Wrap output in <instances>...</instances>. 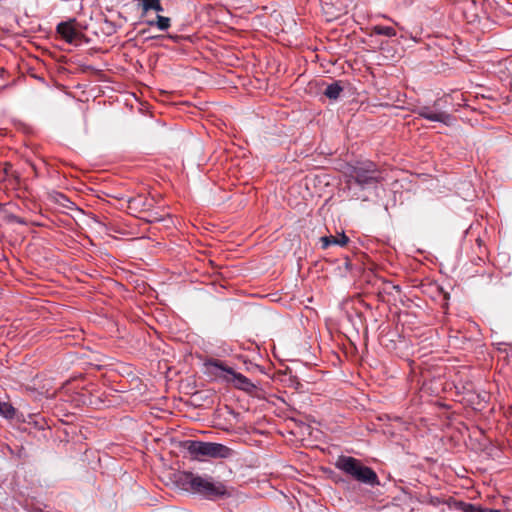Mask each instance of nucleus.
<instances>
[{"instance_id": "nucleus-1", "label": "nucleus", "mask_w": 512, "mask_h": 512, "mask_svg": "<svg viewBox=\"0 0 512 512\" xmlns=\"http://www.w3.org/2000/svg\"><path fill=\"white\" fill-rule=\"evenodd\" d=\"M172 480L178 488L186 492L202 495L208 499L229 496L226 486L220 481H213L210 476L177 471L173 474Z\"/></svg>"}, {"instance_id": "nucleus-11", "label": "nucleus", "mask_w": 512, "mask_h": 512, "mask_svg": "<svg viewBox=\"0 0 512 512\" xmlns=\"http://www.w3.org/2000/svg\"><path fill=\"white\" fill-rule=\"evenodd\" d=\"M15 413L16 410L10 403L0 401V416L6 419H12Z\"/></svg>"}, {"instance_id": "nucleus-15", "label": "nucleus", "mask_w": 512, "mask_h": 512, "mask_svg": "<svg viewBox=\"0 0 512 512\" xmlns=\"http://www.w3.org/2000/svg\"><path fill=\"white\" fill-rule=\"evenodd\" d=\"M481 512H501L497 509L482 508Z\"/></svg>"}, {"instance_id": "nucleus-18", "label": "nucleus", "mask_w": 512, "mask_h": 512, "mask_svg": "<svg viewBox=\"0 0 512 512\" xmlns=\"http://www.w3.org/2000/svg\"><path fill=\"white\" fill-rule=\"evenodd\" d=\"M437 104H438V101H435L433 107H436Z\"/></svg>"}, {"instance_id": "nucleus-14", "label": "nucleus", "mask_w": 512, "mask_h": 512, "mask_svg": "<svg viewBox=\"0 0 512 512\" xmlns=\"http://www.w3.org/2000/svg\"><path fill=\"white\" fill-rule=\"evenodd\" d=\"M160 0H143V9L145 11L152 9Z\"/></svg>"}, {"instance_id": "nucleus-2", "label": "nucleus", "mask_w": 512, "mask_h": 512, "mask_svg": "<svg viewBox=\"0 0 512 512\" xmlns=\"http://www.w3.org/2000/svg\"><path fill=\"white\" fill-rule=\"evenodd\" d=\"M342 173L346 178V184L351 188L352 184L361 189L377 186L384 180L382 172L372 161H358L355 164L346 163L342 167Z\"/></svg>"}, {"instance_id": "nucleus-5", "label": "nucleus", "mask_w": 512, "mask_h": 512, "mask_svg": "<svg viewBox=\"0 0 512 512\" xmlns=\"http://www.w3.org/2000/svg\"><path fill=\"white\" fill-rule=\"evenodd\" d=\"M210 364L225 372L226 374L223 375V379L226 382L231 383L235 388L245 392H252L256 388V386L246 376L236 372L231 367L225 365L222 361L214 360Z\"/></svg>"}, {"instance_id": "nucleus-9", "label": "nucleus", "mask_w": 512, "mask_h": 512, "mask_svg": "<svg viewBox=\"0 0 512 512\" xmlns=\"http://www.w3.org/2000/svg\"><path fill=\"white\" fill-rule=\"evenodd\" d=\"M383 35L386 37H395L397 35L396 30L390 26L375 25L371 28L370 36Z\"/></svg>"}, {"instance_id": "nucleus-8", "label": "nucleus", "mask_w": 512, "mask_h": 512, "mask_svg": "<svg viewBox=\"0 0 512 512\" xmlns=\"http://www.w3.org/2000/svg\"><path fill=\"white\" fill-rule=\"evenodd\" d=\"M322 248L326 249L330 245H339L344 247L349 242V238L344 234H340L339 236H324L321 238Z\"/></svg>"}, {"instance_id": "nucleus-7", "label": "nucleus", "mask_w": 512, "mask_h": 512, "mask_svg": "<svg viewBox=\"0 0 512 512\" xmlns=\"http://www.w3.org/2000/svg\"><path fill=\"white\" fill-rule=\"evenodd\" d=\"M57 32L61 35V37L68 43H74L80 33L73 27L71 23L61 22L57 26Z\"/></svg>"}, {"instance_id": "nucleus-10", "label": "nucleus", "mask_w": 512, "mask_h": 512, "mask_svg": "<svg viewBox=\"0 0 512 512\" xmlns=\"http://www.w3.org/2000/svg\"><path fill=\"white\" fill-rule=\"evenodd\" d=\"M343 91L342 86L339 82H334L327 86L324 91V95L329 99L335 100L340 96V93Z\"/></svg>"}, {"instance_id": "nucleus-6", "label": "nucleus", "mask_w": 512, "mask_h": 512, "mask_svg": "<svg viewBox=\"0 0 512 512\" xmlns=\"http://www.w3.org/2000/svg\"><path fill=\"white\" fill-rule=\"evenodd\" d=\"M414 112L418 116L430 121L441 122L447 126L453 124L454 118L452 115L444 111L432 110L428 106H419L414 110Z\"/></svg>"}, {"instance_id": "nucleus-19", "label": "nucleus", "mask_w": 512, "mask_h": 512, "mask_svg": "<svg viewBox=\"0 0 512 512\" xmlns=\"http://www.w3.org/2000/svg\"><path fill=\"white\" fill-rule=\"evenodd\" d=\"M394 288L397 289L398 291H400L399 286H394Z\"/></svg>"}, {"instance_id": "nucleus-3", "label": "nucleus", "mask_w": 512, "mask_h": 512, "mask_svg": "<svg viewBox=\"0 0 512 512\" xmlns=\"http://www.w3.org/2000/svg\"><path fill=\"white\" fill-rule=\"evenodd\" d=\"M337 468L351 475L357 481L371 486L379 484L377 474L367 466L350 456H341L336 463Z\"/></svg>"}, {"instance_id": "nucleus-17", "label": "nucleus", "mask_w": 512, "mask_h": 512, "mask_svg": "<svg viewBox=\"0 0 512 512\" xmlns=\"http://www.w3.org/2000/svg\"><path fill=\"white\" fill-rule=\"evenodd\" d=\"M11 168L10 164H6L5 173L8 174V169Z\"/></svg>"}, {"instance_id": "nucleus-12", "label": "nucleus", "mask_w": 512, "mask_h": 512, "mask_svg": "<svg viewBox=\"0 0 512 512\" xmlns=\"http://www.w3.org/2000/svg\"><path fill=\"white\" fill-rule=\"evenodd\" d=\"M169 26H170V19L168 17H164V16H160V15L157 16V27L160 30H166L169 28Z\"/></svg>"}, {"instance_id": "nucleus-13", "label": "nucleus", "mask_w": 512, "mask_h": 512, "mask_svg": "<svg viewBox=\"0 0 512 512\" xmlns=\"http://www.w3.org/2000/svg\"><path fill=\"white\" fill-rule=\"evenodd\" d=\"M462 510L464 512H481L482 507L471 503H462Z\"/></svg>"}, {"instance_id": "nucleus-4", "label": "nucleus", "mask_w": 512, "mask_h": 512, "mask_svg": "<svg viewBox=\"0 0 512 512\" xmlns=\"http://www.w3.org/2000/svg\"><path fill=\"white\" fill-rule=\"evenodd\" d=\"M182 447L196 458H227L231 455V449L220 443L187 440L182 443Z\"/></svg>"}, {"instance_id": "nucleus-16", "label": "nucleus", "mask_w": 512, "mask_h": 512, "mask_svg": "<svg viewBox=\"0 0 512 512\" xmlns=\"http://www.w3.org/2000/svg\"><path fill=\"white\" fill-rule=\"evenodd\" d=\"M153 10H156V11H163V8L162 6L160 5V1L158 2L157 5H155V7L152 8Z\"/></svg>"}]
</instances>
